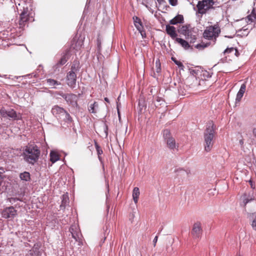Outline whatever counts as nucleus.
Returning a JSON list of instances; mask_svg holds the SVG:
<instances>
[{"mask_svg": "<svg viewBox=\"0 0 256 256\" xmlns=\"http://www.w3.org/2000/svg\"><path fill=\"white\" fill-rule=\"evenodd\" d=\"M80 68L79 62L78 61H74L70 68V72L76 74Z\"/></svg>", "mask_w": 256, "mask_h": 256, "instance_id": "obj_25", "label": "nucleus"}, {"mask_svg": "<svg viewBox=\"0 0 256 256\" xmlns=\"http://www.w3.org/2000/svg\"><path fill=\"white\" fill-rule=\"evenodd\" d=\"M248 22H256V8H253L250 14L248 15L246 17Z\"/></svg>", "mask_w": 256, "mask_h": 256, "instance_id": "obj_22", "label": "nucleus"}, {"mask_svg": "<svg viewBox=\"0 0 256 256\" xmlns=\"http://www.w3.org/2000/svg\"><path fill=\"white\" fill-rule=\"evenodd\" d=\"M66 122H72V118L70 116V114L68 113L66 110L64 115V118H61Z\"/></svg>", "mask_w": 256, "mask_h": 256, "instance_id": "obj_32", "label": "nucleus"}, {"mask_svg": "<svg viewBox=\"0 0 256 256\" xmlns=\"http://www.w3.org/2000/svg\"><path fill=\"white\" fill-rule=\"evenodd\" d=\"M0 116L3 118H8L10 120H19L22 118L20 113H17L14 109L6 110L2 108L0 110Z\"/></svg>", "mask_w": 256, "mask_h": 256, "instance_id": "obj_6", "label": "nucleus"}, {"mask_svg": "<svg viewBox=\"0 0 256 256\" xmlns=\"http://www.w3.org/2000/svg\"><path fill=\"white\" fill-rule=\"evenodd\" d=\"M16 214V210L12 206L5 208L2 212V218L9 220L13 219Z\"/></svg>", "mask_w": 256, "mask_h": 256, "instance_id": "obj_9", "label": "nucleus"}, {"mask_svg": "<svg viewBox=\"0 0 256 256\" xmlns=\"http://www.w3.org/2000/svg\"><path fill=\"white\" fill-rule=\"evenodd\" d=\"M216 6V2L214 0H199L196 4V13L203 15L210 10L214 9Z\"/></svg>", "mask_w": 256, "mask_h": 256, "instance_id": "obj_3", "label": "nucleus"}, {"mask_svg": "<svg viewBox=\"0 0 256 256\" xmlns=\"http://www.w3.org/2000/svg\"><path fill=\"white\" fill-rule=\"evenodd\" d=\"M133 20L135 27L138 30H140L144 28L140 19L136 16H134L133 17Z\"/></svg>", "mask_w": 256, "mask_h": 256, "instance_id": "obj_19", "label": "nucleus"}, {"mask_svg": "<svg viewBox=\"0 0 256 256\" xmlns=\"http://www.w3.org/2000/svg\"><path fill=\"white\" fill-rule=\"evenodd\" d=\"M172 60L176 64L178 67L183 70L184 68V66L183 65V64L180 61L178 60L176 58H174V57H172Z\"/></svg>", "mask_w": 256, "mask_h": 256, "instance_id": "obj_34", "label": "nucleus"}, {"mask_svg": "<svg viewBox=\"0 0 256 256\" xmlns=\"http://www.w3.org/2000/svg\"><path fill=\"white\" fill-rule=\"evenodd\" d=\"M68 60V52H66L64 56H62L60 61L58 62V64L62 66L66 64Z\"/></svg>", "mask_w": 256, "mask_h": 256, "instance_id": "obj_30", "label": "nucleus"}, {"mask_svg": "<svg viewBox=\"0 0 256 256\" xmlns=\"http://www.w3.org/2000/svg\"><path fill=\"white\" fill-rule=\"evenodd\" d=\"M68 202H69V198H68V195L64 194L62 196V204L60 206V208L63 207L64 208H65L66 206L68 203Z\"/></svg>", "mask_w": 256, "mask_h": 256, "instance_id": "obj_27", "label": "nucleus"}, {"mask_svg": "<svg viewBox=\"0 0 256 256\" xmlns=\"http://www.w3.org/2000/svg\"><path fill=\"white\" fill-rule=\"evenodd\" d=\"M140 194V192L139 188L138 187L134 188L132 191V198L136 204H137L138 202Z\"/></svg>", "mask_w": 256, "mask_h": 256, "instance_id": "obj_24", "label": "nucleus"}, {"mask_svg": "<svg viewBox=\"0 0 256 256\" xmlns=\"http://www.w3.org/2000/svg\"><path fill=\"white\" fill-rule=\"evenodd\" d=\"M175 40L186 50L188 49L190 47V44L188 43L189 40H186L180 38H176Z\"/></svg>", "mask_w": 256, "mask_h": 256, "instance_id": "obj_20", "label": "nucleus"}, {"mask_svg": "<svg viewBox=\"0 0 256 256\" xmlns=\"http://www.w3.org/2000/svg\"><path fill=\"white\" fill-rule=\"evenodd\" d=\"M50 155V160L52 163H54L59 160V156L56 152H51Z\"/></svg>", "mask_w": 256, "mask_h": 256, "instance_id": "obj_28", "label": "nucleus"}, {"mask_svg": "<svg viewBox=\"0 0 256 256\" xmlns=\"http://www.w3.org/2000/svg\"><path fill=\"white\" fill-rule=\"evenodd\" d=\"M233 52L234 53V54H236V53H238V50H237V49H236L234 48H227L224 52V54H230V53H233Z\"/></svg>", "mask_w": 256, "mask_h": 256, "instance_id": "obj_33", "label": "nucleus"}, {"mask_svg": "<svg viewBox=\"0 0 256 256\" xmlns=\"http://www.w3.org/2000/svg\"><path fill=\"white\" fill-rule=\"evenodd\" d=\"M98 108V104L97 102H94L92 104H90L88 106V110L90 112L95 114L96 112V110Z\"/></svg>", "mask_w": 256, "mask_h": 256, "instance_id": "obj_26", "label": "nucleus"}, {"mask_svg": "<svg viewBox=\"0 0 256 256\" xmlns=\"http://www.w3.org/2000/svg\"><path fill=\"white\" fill-rule=\"evenodd\" d=\"M20 178L22 181L29 182L30 180V172H24L20 174Z\"/></svg>", "mask_w": 256, "mask_h": 256, "instance_id": "obj_23", "label": "nucleus"}, {"mask_svg": "<svg viewBox=\"0 0 256 256\" xmlns=\"http://www.w3.org/2000/svg\"><path fill=\"white\" fill-rule=\"evenodd\" d=\"M184 22V17L182 15L178 14L170 21V24H176Z\"/></svg>", "mask_w": 256, "mask_h": 256, "instance_id": "obj_18", "label": "nucleus"}, {"mask_svg": "<svg viewBox=\"0 0 256 256\" xmlns=\"http://www.w3.org/2000/svg\"><path fill=\"white\" fill-rule=\"evenodd\" d=\"M142 38H146V34L145 30H144V28L140 30H138Z\"/></svg>", "mask_w": 256, "mask_h": 256, "instance_id": "obj_38", "label": "nucleus"}, {"mask_svg": "<svg viewBox=\"0 0 256 256\" xmlns=\"http://www.w3.org/2000/svg\"><path fill=\"white\" fill-rule=\"evenodd\" d=\"M254 200V199L252 198H248L246 197V196H244L243 198V204L244 206H246L247 204L253 200Z\"/></svg>", "mask_w": 256, "mask_h": 256, "instance_id": "obj_36", "label": "nucleus"}, {"mask_svg": "<svg viewBox=\"0 0 256 256\" xmlns=\"http://www.w3.org/2000/svg\"><path fill=\"white\" fill-rule=\"evenodd\" d=\"M156 100L158 102H164V100H162V98L160 97H158V96L156 98Z\"/></svg>", "mask_w": 256, "mask_h": 256, "instance_id": "obj_41", "label": "nucleus"}, {"mask_svg": "<svg viewBox=\"0 0 256 256\" xmlns=\"http://www.w3.org/2000/svg\"><path fill=\"white\" fill-rule=\"evenodd\" d=\"M162 229H163V226L162 227L160 232L162 230Z\"/></svg>", "mask_w": 256, "mask_h": 256, "instance_id": "obj_47", "label": "nucleus"}, {"mask_svg": "<svg viewBox=\"0 0 256 256\" xmlns=\"http://www.w3.org/2000/svg\"><path fill=\"white\" fill-rule=\"evenodd\" d=\"M178 32L184 35L190 44L194 43L196 39V32L190 25L182 26L178 30Z\"/></svg>", "mask_w": 256, "mask_h": 256, "instance_id": "obj_5", "label": "nucleus"}, {"mask_svg": "<svg viewBox=\"0 0 256 256\" xmlns=\"http://www.w3.org/2000/svg\"><path fill=\"white\" fill-rule=\"evenodd\" d=\"M60 96H61L66 100L67 103L72 106L74 108L77 107L78 98L76 94H64L62 93Z\"/></svg>", "mask_w": 256, "mask_h": 256, "instance_id": "obj_8", "label": "nucleus"}, {"mask_svg": "<svg viewBox=\"0 0 256 256\" xmlns=\"http://www.w3.org/2000/svg\"><path fill=\"white\" fill-rule=\"evenodd\" d=\"M40 245L39 244H35L32 248L28 252L27 256H40V252L39 250Z\"/></svg>", "mask_w": 256, "mask_h": 256, "instance_id": "obj_15", "label": "nucleus"}, {"mask_svg": "<svg viewBox=\"0 0 256 256\" xmlns=\"http://www.w3.org/2000/svg\"><path fill=\"white\" fill-rule=\"evenodd\" d=\"M28 8L26 7H23V10L20 14L19 24L20 27L24 26L25 23L28 20Z\"/></svg>", "mask_w": 256, "mask_h": 256, "instance_id": "obj_12", "label": "nucleus"}, {"mask_svg": "<svg viewBox=\"0 0 256 256\" xmlns=\"http://www.w3.org/2000/svg\"><path fill=\"white\" fill-rule=\"evenodd\" d=\"M236 256H242L240 254H238Z\"/></svg>", "mask_w": 256, "mask_h": 256, "instance_id": "obj_49", "label": "nucleus"}, {"mask_svg": "<svg viewBox=\"0 0 256 256\" xmlns=\"http://www.w3.org/2000/svg\"><path fill=\"white\" fill-rule=\"evenodd\" d=\"M246 82H244L241 85L240 89L236 94V102H240L241 100L244 96V94L246 92Z\"/></svg>", "mask_w": 256, "mask_h": 256, "instance_id": "obj_17", "label": "nucleus"}, {"mask_svg": "<svg viewBox=\"0 0 256 256\" xmlns=\"http://www.w3.org/2000/svg\"><path fill=\"white\" fill-rule=\"evenodd\" d=\"M118 110H119V109H118ZM118 113L119 114V112H118Z\"/></svg>", "mask_w": 256, "mask_h": 256, "instance_id": "obj_48", "label": "nucleus"}, {"mask_svg": "<svg viewBox=\"0 0 256 256\" xmlns=\"http://www.w3.org/2000/svg\"><path fill=\"white\" fill-rule=\"evenodd\" d=\"M166 32L167 34L170 36L172 39H175L176 38L178 34L176 32V28L174 26H170V25L166 26Z\"/></svg>", "mask_w": 256, "mask_h": 256, "instance_id": "obj_16", "label": "nucleus"}, {"mask_svg": "<svg viewBox=\"0 0 256 256\" xmlns=\"http://www.w3.org/2000/svg\"><path fill=\"white\" fill-rule=\"evenodd\" d=\"M94 145L98 155V158L100 161H102V157L100 155L102 154L103 151L96 142H94Z\"/></svg>", "mask_w": 256, "mask_h": 256, "instance_id": "obj_29", "label": "nucleus"}, {"mask_svg": "<svg viewBox=\"0 0 256 256\" xmlns=\"http://www.w3.org/2000/svg\"><path fill=\"white\" fill-rule=\"evenodd\" d=\"M104 100L106 102H110L109 100H108V98H104Z\"/></svg>", "mask_w": 256, "mask_h": 256, "instance_id": "obj_44", "label": "nucleus"}, {"mask_svg": "<svg viewBox=\"0 0 256 256\" xmlns=\"http://www.w3.org/2000/svg\"><path fill=\"white\" fill-rule=\"evenodd\" d=\"M202 232L201 224L199 222L194 223L192 230V234L195 238H198L200 237Z\"/></svg>", "mask_w": 256, "mask_h": 256, "instance_id": "obj_13", "label": "nucleus"}, {"mask_svg": "<svg viewBox=\"0 0 256 256\" xmlns=\"http://www.w3.org/2000/svg\"><path fill=\"white\" fill-rule=\"evenodd\" d=\"M46 82L48 86L51 88H56V86H60L61 84L60 82L52 78L46 79Z\"/></svg>", "mask_w": 256, "mask_h": 256, "instance_id": "obj_21", "label": "nucleus"}, {"mask_svg": "<svg viewBox=\"0 0 256 256\" xmlns=\"http://www.w3.org/2000/svg\"><path fill=\"white\" fill-rule=\"evenodd\" d=\"M164 137L167 146L170 150H174L176 148V140L174 138L170 136V132L168 130H164ZM177 148H178V146Z\"/></svg>", "mask_w": 256, "mask_h": 256, "instance_id": "obj_7", "label": "nucleus"}, {"mask_svg": "<svg viewBox=\"0 0 256 256\" xmlns=\"http://www.w3.org/2000/svg\"><path fill=\"white\" fill-rule=\"evenodd\" d=\"M236 56H238V55H239V52H238V53H236V54H234Z\"/></svg>", "mask_w": 256, "mask_h": 256, "instance_id": "obj_46", "label": "nucleus"}, {"mask_svg": "<svg viewBox=\"0 0 256 256\" xmlns=\"http://www.w3.org/2000/svg\"><path fill=\"white\" fill-rule=\"evenodd\" d=\"M210 44V42L204 43V42H202L200 44H198L196 45L195 47L199 50H203L204 48L209 46Z\"/></svg>", "mask_w": 256, "mask_h": 256, "instance_id": "obj_31", "label": "nucleus"}, {"mask_svg": "<svg viewBox=\"0 0 256 256\" xmlns=\"http://www.w3.org/2000/svg\"><path fill=\"white\" fill-rule=\"evenodd\" d=\"M158 236H156L155 238H154V240H153V243H154V246H156V242L158 241Z\"/></svg>", "mask_w": 256, "mask_h": 256, "instance_id": "obj_40", "label": "nucleus"}, {"mask_svg": "<svg viewBox=\"0 0 256 256\" xmlns=\"http://www.w3.org/2000/svg\"><path fill=\"white\" fill-rule=\"evenodd\" d=\"M214 124L210 123L208 124L206 130L204 132V150L206 152H210L214 144Z\"/></svg>", "mask_w": 256, "mask_h": 256, "instance_id": "obj_2", "label": "nucleus"}, {"mask_svg": "<svg viewBox=\"0 0 256 256\" xmlns=\"http://www.w3.org/2000/svg\"><path fill=\"white\" fill-rule=\"evenodd\" d=\"M52 113L58 120L64 118L65 110L58 105L54 106L52 109Z\"/></svg>", "mask_w": 256, "mask_h": 256, "instance_id": "obj_11", "label": "nucleus"}, {"mask_svg": "<svg viewBox=\"0 0 256 256\" xmlns=\"http://www.w3.org/2000/svg\"><path fill=\"white\" fill-rule=\"evenodd\" d=\"M158 3L162 4L164 2V0H157Z\"/></svg>", "mask_w": 256, "mask_h": 256, "instance_id": "obj_43", "label": "nucleus"}, {"mask_svg": "<svg viewBox=\"0 0 256 256\" xmlns=\"http://www.w3.org/2000/svg\"><path fill=\"white\" fill-rule=\"evenodd\" d=\"M40 154V150L34 144L26 146L23 152L24 159L28 163L34 165L38 160Z\"/></svg>", "mask_w": 256, "mask_h": 256, "instance_id": "obj_1", "label": "nucleus"}, {"mask_svg": "<svg viewBox=\"0 0 256 256\" xmlns=\"http://www.w3.org/2000/svg\"><path fill=\"white\" fill-rule=\"evenodd\" d=\"M70 232L76 241L78 242L81 241L82 235L78 226L76 224L71 226L70 228Z\"/></svg>", "mask_w": 256, "mask_h": 256, "instance_id": "obj_10", "label": "nucleus"}, {"mask_svg": "<svg viewBox=\"0 0 256 256\" xmlns=\"http://www.w3.org/2000/svg\"><path fill=\"white\" fill-rule=\"evenodd\" d=\"M253 134L256 136V128H254Z\"/></svg>", "mask_w": 256, "mask_h": 256, "instance_id": "obj_42", "label": "nucleus"}, {"mask_svg": "<svg viewBox=\"0 0 256 256\" xmlns=\"http://www.w3.org/2000/svg\"><path fill=\"white\" fill-rule=\"evenodd\" d=\"M251 226L252 229L256 231V216H255L252 222Z\"/></svg>", "mask_w": 256, "mask_h": 256, "instance_id": "obj_37", "label": "nucleus"}, {"mask_svg": "<svg viewBox=\"0 0 256 256\" xmlns=\"http://www.w3.org/2000/svg\"><path fill=\"white\" fill-rule=\"evenodd\" d=\"M156 70L158 74L161 72V64L159 60H158L156 62Z\"/></svg>", "mask_w": 256, "mask_h": 256, "instance_id": "obj_35", "label": "nucleus"}, {"mask_svg": "<svg viewBox=\"0 0 256 256\" xmlns=\"http://www.w3.org/2000/svg\"><path fill=\"white\" fill-rule=\"evenodd\" d=\"M152 76L156 78V74H155V72H153V74H151Z\"/></svg>", "mask_w": 256, "mask_h": 256, "instance_id": "obj_45", "label": "nucleus"}, {"mask_svg": "<svg viewBox=\"0 0 256 256\" xmlns=\"http://www.w3.org/2000/svg\"><path fill=\"white\" fill-rule=\"evenodd\" d=\"M220 32L219 26L214 25L207 27L204 32L203 36L205 38L212 40V44H214Z\"/></svg>", "mask_w": 256, "mask_h": 256, "instance_id": "obj_4", "label": "nucleus"}, {"mask_svg": "<svg viewBox=\"0 0 256 256\" xmlns=\"http://www.w3.org/2000/svg\"><path fill=\"white\" fill-rule=\"evenodd\" d=\"M170 4L172 6H176L178 4V0H169Z\"/></svg>", "mask_w": 256, "mask_h": 256, "instance_id": "obj_39", "label": "nucleus"}, {"mask_svg": "<svg viewBox=\"0 0 256 256\" xmlns=\"http://www.w3.org/2000/svg\"><path fill=\"white\" fill-rule=\"evenodd\" d=\"M68 85L71 88H74L76 84V74L74 72H68L66 76Z\"/></svg>", "mask_w": 256, "mask_h": 256, "instance_id": "obj_14", "label": "nucleus"}]
</instances>
